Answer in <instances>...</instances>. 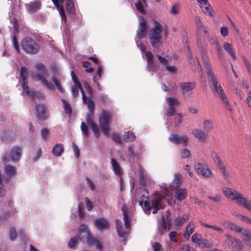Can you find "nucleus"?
I'll list each match as a JSON object with an SVG mask.
<instances>
[{
	"mask_svg": "<svg viewBox=\"0 0 251 251\" xmlns=\"http://www.w3.org/2000/svg\"><path fill=\"white\" fill-rule=\"evenodd\" d=\"M71 76L74 83V85L72 87V94L73 97H77L79 95V90L80 91L83 101L87 105L88 108L90 111V113L86 117V122L90 126L95 135L98 138L100 136L99 129L97 125L94 121L92 118V116L94 113V102L91 99L86 96L82 89L81 84L73 71L71 72Z\"/></svg>",
	"mask_w": 251,
	"mask_h": 251,
	"instance_id": "f257e3e1",
	"label": "nucleus"
},
{
	"mask_svg": "<svg viewBox=\"0 0 251 251\" xmlns=\"http://www.w3.org/2000/svg\"><path fill=\"white\" fill-rule=\"evenodd\" d=\"M202 58L205 69L206 71L208 80L210 83V86L212 91L213 93H217L218 95L223 93L224 90L220 83H219L218 78L214 74L212 71L211 65L209 62V59L205 54H202Z\"/></svg>",
	"mask_w": 251,
	"mask_h": 251,
	"instance_id": "f03ea898",
	"label": "nucleus"
},
{
	"mask_svg": "<svg viewBox=\"0 0 251 251\" xmlns=\"http://www.w3.org/2000/svg\"><path fill=\"white\" fill-rule=\"evenodd\" d=\"M35 69L37 71V74L32 73L30 76L36 81H39L43 86L49 90L54 89V86L49 81L50 74L45 66L42 63L36 65Z\"/></svg>",
	"mask_w": 251,
	"mask_h": 251,
	"instance_id": "7ed1b4c3",
	"label": "nucleus"
},
{
	"mask_svg": "<svg viewBox=\"0 0 251 251\" xmlns=\"http://www.w3.org/2000/svg\"><path fill=\"white\" fill-rule=\"evenodd\" d=\"M78 237L80 241H86L88 245L94 246L100 251H102V247L100 242L96 238L92 237L88 227L85 225H81L79 228Z\"/></svg>",
	"mask_w": 251,
	"mask_h": 251,
	"instance_id": "20e7f679",
	"label": "nucleus"
},
{
	"mask_svg": "<svg viewBox=\"0 0 251 251\" xmlns=\"http://www.w3.org/2000/svg\"><path fill=\"white\" fill-rule=\"evenodd\" d=\"M124 215L125 226L122 225V222L116 220V228L118 235L121 237H125V235L129 232L130 227V220L128 215V208L126 205H123L121 208Z\"/></svg>",
	"mask_w": 251,
	"mask_h": 251,
	"instance_id": "39448f33",
	"label": "nucleus"
},
{
	"mask_svg": "<svg viewBox=\"0 0 251 251\" xmlns=\"http://www.w3.org/2000/svg\"><path fill=\"white\" fill-rule=\"evenodd\" d=\"M162 27L157 21L154 22V27L151 28L149 32V39L151 46L156 48H159L161 45V39L162 36L161 31Z\"/></svg>",
	"mask_w": 251,
	"mask_h": 251,
	"instance_id": "423d86ee",
	"label": "nucleus"
},
{
	"mask_svg": "<svg viewBox=\"0 0 251 251\" xmlns=\"http://www.w3.org/2000/svg\"><path fill=\"white\" fill-rule=\"evenodd\" d=\"M112 115L108 111L103 110L99 117V126L104 135L109 136V126Z\"/></svg>",
	"mask_w": 251,
	"mask_h": 251,
	"instance_id": "0eeeda50",
	"label": "nucleus"
},
{
	"mask_svg": "<svg viewBox=\"0 0 251 251\" xmlns=\"http://www.w3.org/2000/svg\"><path fill=\"white\" fill-rule=\"evenodd\" d=\"M22 155V148L19 146H15L6 151L2 157L5 163L8 162H18Z\"/></svg>",
	"mask_w": 251,
	"mask_h": 251,
	"instance_id": "6e6552de",
	"label": "nucleus"
},
{
	"mask_svg": "<svg viewBox=\"0 0 251 251\" xmlns=\"http://www.w3.org/2000/svg\"><path fill=\"white\" fill-rule=\"evenodd\" d=\"M223 192L227 198L231 199L239 205H242L246 201L245 197L232 189L224 188L223 189Z\"/></svg>",
	"mask_w": 251,
	"mask_h": 251,
	"instance_id": "1a4fd4ad",
	"label": "nucleus"
},
{
	"mask_svg": "<svg viewBox=\"0 0 251 251\" xmlns=\"http://www.w3.org/2000/svg\"><path fill=\"white\" fill-rule=\"evenodd\" d=\"M22 47L24 50L28 53L35 54L38 52L39 47L31 38L26 37L22 42Z\"/></svg>",
	"mask_w": 251,
	"mask_h": 251,
	"instance_id": "9d476101",
	"label": "nucleus"
},
{
	"mask_svg": "<svg viewBox=\"0 0 251 251\" xmlns=\"http://www.w3.org/2000/svg\"><path fill=\"white\" fill-rule=\"evenodd\" d=\"M194 169L196 173L206 178H213L214 176L210 169L205 164L196 163L194 165Z\"/></svg>",
	"mask_w": 251,
	"mask_h": 251,
	"instance_id": "9b49d317",
	"label": "nucleus"
},
{
	"mask_svg": "<svg viewBox=\"0 0 251 251\" xmlns=\"http://www.w3.org/2000/svg\"><path fill=\"white\" fill-rule=\"evenodd\" d=\"M226 240L223 243V245H228L231 251H238L240 249V241L230 235H226Z\"/></svg>",
	"mask_w": 251,
	"mask_h": 251,
	"instance_id": "f8f14e48",
	"label": "nucleus"
},
{
	"mask_svg": "<svg viewBox=\"0 0 251 251\" xmlns=\"http://www.w3.org/2000/svg\"><path fill=\"white\" fill-rule=\"evenodd\" d=\"M189 137L186 135H180L178 134H172L169 140L175 144H182L183 146H187L189 141Z\"/></svg>",
	"mask_w": 251,
	"mask_h": 251,
	"instance_id": "ddd939ff",
	"label": "nucleus"
},
{
	"mask_svg": "<svg viewBox=\"0 0 251 251\" xmlns=\"http://www.w3.org/2000/svg\"><path fill=\"white\" fill-rule=\"evenodd\" d=\"M147 28L148 26L145 19L143 17H141L139 27L137 31V36L140 38H144L147 34Z\"/></svg>",
	"mask_w": 251,
	"mask_h": 251,
	"instance_id": "4468645a",
	"label": "nucleus"
},
{
	"mask_svg": "<svg viewBox=\"0 0 251 251\" xmlns=\"http://www.w3.org/2000/svg\"><path fill=\"white\" fill-rule=\"evenodd\" d=\"M192 135L199 141L204 142L208 138V134L205 131L200 128H194L192 131Z\"/></svg>",
	"mask_w": 251,
	"mask_h": 251,
	"instance_id": "2eb2a0df",
	"label": "nucleus"
},
{
	"mask_svg": "<svg viewBox=\"0 0 251 251\" xmlns=\"http://www.w3.org/2000/svg\"><path fill=\"white\" fill-rule=\"evenodd\" d=\"M94 223L98 229L107 230L110 227L109 222L106 219L102 218L96 219Z\"/></svg>",
	"mask_w": 251,
	"mask_h": 251,
	"instance_id": "dca6fc26",
	"label": "nucleus"
},
{
	"mask_svg": "<svg viewBox=\"0 0 251 251\" xmlns=\"http://www.w3.org/2000/svg\"><path fill=\"white\" fill-rule=\"evenodd\" d=\"M27 81L26 80L23 81V88L27 96H31L33 99H35L36 98H38L39 99H41L43 98L42 94L40 93H38L37 92H31L29 88L27 85Z\"/></svg>",
	"mask_w": 251,
	"mask_h": 251,
	"instance_id": "f3484780",
	"label": "nucleus"
},
{
	"mask_svg": "<svg viewBox=\"0 0 251 251\" xmlns=\"http://www.w3.org/2000/svg\"><path fill=\"white\" fill-rule=\"evenodd\" d=\"M197 23V35L198 36H202V35H206L208 33L207 28L202 25L200 18L197 16L196 18Z\"/></svg>",
	"mask_w": 251,
	"mask_h": 251,
	"instance_id": "a211bd4d",
	"label": "nucleus"
},
{
	"mask_svg": "<svg viewBox=\"0 0 251 251\" xmlns=\"http://www.w3.org/2000/svg\"><path fill=\"white\" fill-rule=\"evenodd\" d=\"M27 10L31 13H33L38 11L41 8V2L38 0H34L29 3L25 5Z\"/></svg>",
	"mask_w": 251,
	"mask_h": 251,
	"instance_id": "6ab92c4d",
	"label": "nucleus"
},
{
	"mask_svg": "<svg viewBox=\"0 0 251 251\" xmlns=\"http://www.w3.org/2000/svg\"><path fill=\"white\" fill-rule=\"evenodd\" d=\"M182 183V176L180 174H174V179L170 184V189L173 190L178 188Z\"/></svg>",
	"mask_w": 251,
	"mask_h": 251,
	"instance_id": "aec40b11",
	"label": "nucleus"
},
{
	"mask_svg": "<svg viewBox=\"0 0 251 251\" xmlns=\"http://www.w3.org/2000/svg\"><path fill=\"white\" fill-rule=\"evenodd\" d=\"M146 59L147 60L148 68L151 70L155 71V66L153 62V55L150 51L145 52Z\"/></svg>",
	"mask_w": 251,
	"mask_h": 251,
	"instance_id": "412c9836",
	"label": "nucleus"
},
{
	"mask_svg": "<svg viewBox=\"0 0 251 251\" xmlns=\"http://www.w3.org/2000/svg\"><path fill=\"white\" fill-rule=\"evenodd\" d=\"M53 2L54 5L57 7L58 10L59 12L60 16L61 17L62 20H65L66 16L65 11L64 10V8L62 5V3H63L64 1V0H51Z\"/></svg>",
	"mask_w": 251,
	"mask_h": 251,
	"instance_id": "4be33fe9",
	"label": "nucleus"
},
{
	"mask_svg": "<svg viewBox=\"0 0 251 251\" xmlns=\"http://www.w3.org/2000/svg\"><path fill=\"white\" fill-rule=\"evenodd\" d=\"M187 196V191L185 188H177L175 191V197L179 201H182Z\"/></svg>",
	"mask_w": 251,
	"mask_h": 251,
	"instance_id": "5701e85b",
	"label": "nucleus"
},
{
	"mask_svg": "<svg viewBox=\"0 0 251 251\" xmlns=\"http://www.w3.org/2000/svg\"><path fill=\"white\" fill-rule=\"evenodd\" d=\"M219 98L222 102L224 107L228 111H232V109L230 103L228 99L226 97L225 92L221 93L220 94L218 95Z\"/></svg>",
	"mask_w": 251,
	"mask_h": 251,
	"instance_id": "b1692460",
	"label": "nucleus"
},
{
	"mask_svg": "<svg viewBox=\"0 0 251 251\" xmlns=\"http://www.w3.org/2000/svg\"><path fill=\"white\" fill-rule=\"evenodd\" d=\"M195 228V226L193 222H190L186 227V230L183 233V237L186 240H188L191 234L194 232Z\"/></svg>",
	"mask_w": 251,
	"mask_h": 251,
	"instance_id": "393cba45",
	"label": "nucleus"
},
{
	"mask_svg": "<svg viewBox=\"0 0 251 251\" xmlns=\"http://www.w3.org/2000/svg\"><path fill=\"white\" fill-rule=\"evenodd\" d=\"M4 170L5 173L6 175L8 176L7 177L3 176L1 177L3 179H6L8 178V180H9L10 178L15 175L16 173V168L14 166L10 165H5L4 167Z\"/></svg>",
	"mask_w": 251,
	"mask_h": 251,
	"instance_id": "a878e982",
	"label": "nucleus"
},
{
	"mask_svg": "<svg viewBox=\"0 0 251 251\" xmlns=\"http://www.w3.org/2000/svg\"><path fill=\"white\" fill-rule=\"evenodd\" d=\"M188 58L190 60H191V61L190 62V64H191L192 70H193L194 71H196V69L197 68V69L198 70H200V75L201 76V78H202L203 73L202 72L201 67L200 66L198 61H197V63L196 64L195 62L192 60V55L190 53H189V54L188 55Z\"/></svg>",
	"mask_w": 251,
	"mask_h": 251,
	"instance_id": "bb28decb",
	"label": "nucleus"
},
{
	"mask_svg": "<svg viewBox=\"0 0 251 251\" xmlns=\"http://www.w3.org/2000/svg\"><path fill=\"white\" fill-rule=\"evenodd\" d=\"M111 162L112 164V169L115 174L118 176H120L122 173V169L120 167L119 163L114 158L111 159Z\"/></svg>",
	"mask_w": 251,
	"mask_h": 251,
	"instance_id": "cd10ccee",
	"label": "nucleus"
},
{
	"mask_svg": "<svg viewBox=\"0 0 251 251\" xmlns=\"http://www.w3.org/2000/svg\"><path fill=\"white\" fill-rule=\"evenodd\" d=\"M179 86L183 92H188L194 88L195 84L193 82H181L180 83Z\"/></svg>",
	"mask_w": 251,
	"mask_h": 251,
	"instance_id": "c85d7f7f",
	"label": "nucleus"
},
{
	"mask_svg": "<svg viewBox=\"0 0 251 251\" xmlns=\"http://www.w3.org/2000/svg\"><path fill=\"white\" fill-rule=\"evenodd\" d=\"M202 127L205 131L209 132L214 128V124L209 119H203L202 121Z\"/></svg>",
	"mask_w": 251,
	"mask_h": 251,
	"instance_id": "c756f323",
	"label": "nucleus"
},
{
	"mask_svg": "<svg viewBox=\"0 0 251 251\" xmlns=\"http://www.w3.org/2000/svg\"><path fill=\"white\" fill-rule=\"evenodd\" d=\"M137 198H139L138 200L135 199V201H147L149 197V193L145 190H140L136 193Z\"/></svg>",
	"mask_w": 251,
	"mask_h": 251,
	"instance_id": "7c9ffc66",
	"label": "nucleus"
},
{
	"mask_svg": "<svg viewBox=\"0 0 251 251\" xmlns=\"http://www.w3.org/2000/svg\"><path fill=\"white\" fill-rule=\"evenodd\" d=\"M163 197L161 195H157L155 199L152 201L151 206L152 207L163 208L162 204L161 202L162 200Z\"/></svg>",
	"mask_w": 251,
	"mask_h": 251,
	"instance_id": "2f4dec72",
	"label": "nucleus"
},
{
	"mask_svg": "<svg viewBox=\"0 0 251 251\" xmlns=\"http://www.w3.org/2000/svg\"><path fill=\"white\" fill-rule=\"evenodd\" d=\"M63 151L64 147L61 144H56L52 150V153L56 156H60Z\"/></svg>",
	"mask_w": 251,
	"mask_h": 251,
	"instance_id": "473e14b6",
	"label": "nucleus"
},
{
	"mask_svg": "<svg viewBox=\"0 0 251 251\" xmlns=\"http://www.w3.org/2000/svg\"><path fill=\"white\" fill-rule=\"evenodd\" d=\"M38 117L41 120H44L45 117V107L43 104H39L36 106Z\"/></svg>",
	"mask_w": 251,
	"mask_h": 251,
	"instance_id": "72a5a7b5",
	"label": "nucleus"
},
{
	"mask_svg": "<svg viewBox=\"0 0 251 251\" xmlns=\"http://www.w3.org/2000/svg\"><path fill=\"white\" fill-rule=\"evenodd\" d=\"M189 219V217L187 215H184L182 217H178L176 218L175 224L178 227H180L184 223L186 222Z\"/></svg>",
	"mask_w": 251,
	"mask_h": 251,
	"instance_id": "f704fd0d",
	"label": "nucleus"
},
{
	"mask_svg": "<svg viewBox=\"0 0 251 251\" xmlns=\"http://www.w3.org/2000/svg\"><path fill=\"white\" fill-rule=\"evenodd\" d=\"M218 168L221 171V173H222L224 179L226 180L229 181L230 180V173L226 170V168L225 165H224V164L222 165L220 167H219Z\"/></svg>",
	"mask_w": 251,
	"mask_h": 251,
	"instance_id": "c9c22d12",
	"label": "nucleus"
},
{
	"mask_svg": "<svg viewBox=\"0 0 251 251\" xmlns=\"http://www.w3.org/2000/svg\"><path fill=\"white\" fill-rule=\"evenodd\" d=\"M211 156L218 167L224 164L222 160L220 158L219 155L216 151H213L211 153Z\"/></svg>",
	"mask_w": 251,
	"mask_h": 251,
	"instance_id": "e433bc0d",
	"label": "nucleus"
},
{
	"mask_svg": "<svg viewBox=\"0 0 251 251\" xmlns=\"http://www.w3.org/2000/svg\"><path fill=\"white\" fill-rule=\"evenodd\" d=\"M147 5L146 0H139L135 3L137 10L143 14L145 13V7L147 6Z\"/></svg>",
	"mask_w": 251,
	"mask_h": 251,
	"instance_id": "4c0bfd02",
	"label": "nucleus"
},
{
	"mask_svg": "<svg viewBox=\"0 0 251 251\" xmlns=\"http://www.w3.org/2000/svg\"><path fill=\"white\" fill-rule=\"evenodd\" d=\"M139 204L142 206V208L146 214L148 215L150 214L151 207L147 201H139Z\"/></svg>",
	"mask_w": 251,
	"mask_h": 251,
	"instance_id": "58836bf2",
	"label": "nucleus"
},
{
	"mask_svg": "<svg viewBox=\"0 0 251 251\" xmlns=\"http://www.w3.org/2000/svg\"><path fill=\"white\" fill-rule=\"evenodd\" d=\"M201 224L202 226H203L205 227L211 228V229H213V230H215V231H218L219 232H223L224 231V229L223 228H222L221 227H220L219 226H217L215 225H209V224H205L203 222H201Z\"/></svg>",
	"mask_w": 251,
	"mask_h": 251,
	"instance_id": "ea45409f",
	"label": "nucleus"
},
{
	"mask_svg": "<svg viewBox=\"0 0 251 251\" xmlns=\"http://www.w3.org/2000/svg\"><path fill=\"white\" fill-rule=\"evenodd\" d=\"M223 48L234 59L236 58L234 50L231 44L226 43L224 44Z\"/></svg>",
	"mask_w": 251,
	"mask_h": 251,
	"instance_id": "a19ab883",
	"label": "nucleus"
},
{
	"mask_svg": "<svg viewBox=\"0 0 251 251\" xmlns=\"http://www.w3.org/2000/svg\"><path fill=\"white\" fill-rule=\"evenodd\" d=\"M166 100L169 106L175 107V106H178L179 104V101L178 100L175 98H167Z\"/></svg>",
	"mask_w": 251,
	"mask_h": 251,
	"instance_id": "79ce46f5",
	"label": "nucleus"
},
{
	"mask_svg": "<svg viewBox=\"0 0 251 251\" xmlns=\"http://www.w3.org/2000/svg\"><path fill=\"white\" fill-rule=\"evenodd\" d=\"M202 10L205 14L209 16H212L211 8L208 2L206 4H203L200 5Z\"/></svg>",
	"mask_w": 251,
	"mask_h": 251,
	"instance_id": "37998d69",
	"label": "nucleus"
},
{
	"mask_svg": "<svg viewBox=\"0 0 251 251\" xmlns=\"http://www.w3.org/2000/svg\"><path fill=\"white\" fill-rule=\"evenodd\" d=\"M202 239L201 235L195 233L192 235L191 240L193 243L198 244L200 247Z\"/></svg>",
	"mask_w": 251,
	"mask_h": 251,
	"instance_id": "c03bdc74",
	"label": "nucleus"
},
{
	"mask_svg": "<svg viewBox=\"0 0 251 251\" xmlns=\"http://www.w3.org/2000/svg\"><path fill=\"white\" fill-rule=\"evenodd\" d=\"M62 101L65 112L66 114H71L72 113V107L70 104L65 100H62Z\"/></svg>",
	"mask_w": 251,
	"mask_h": 251,
	"instance_id": "a18cd8bd",
	"label": "nucleus"
},
{
	"mask_svg": "<svg viewBox=\"0 0 251 251\" xmlns=\"http://www.w3.org/2000/svg\"><path fill=\"white\" fill-rule=\"evenodd\" d=\"M66 9L70 13H73L75 11L74 2L72 0H66Z\"/></svg>",
	"mask_w": 251,
	"mask_h": 251,
	"instance_id": "49530a36",
	"label": "nucleus"
},
{
	"mask_svg": "<svg viewBox=\"0 0 251 251\" xmlns=\"http://www.w3.org/2000/svg\"><path fill=\"white\" fill-rule=\"evenodd\" d=\"M136 137L133 132L132 131L127 132L124 136V139L128 142H132L134 141Z\"/></svg>",
	"mask_w": 251,
	"mask_h": 251,
	"instance_id": "de8ad7c7",
	"label": "nucleus"
},
{
	"mask_svg": "<svg viewBox=\"0 0 251 251\" xmlns=\"http://www.w3.org/2000/svg\"><path fill=\"white\" fill-rule=\"evenodd\" d=\"M139 176V181L141 185L144 186L147 183L148 180H147L145 176L144 175L142 170H140L138 172Z\"/></svg>",
	"mask_w": 251,
	"mask_h": 251,
	"instance_id": "09e8293b",
	"label": "nucleus"
},
{
	"mask_svg": "<svg viewBox=\"0 0 251 251\" xmlns=\"http://www.w3.org/2000/svg\"><path fill=\"white\" fill-rule=\"evenodd\" d=\"M42 151L41 149H39L35 153L30 154L31 158L34 161H37L41 156Z\"/></svg>",
	"mask_w": 251,
	"mask_h": 251,
	"instance_id": "8fccbe9b",
	"label": "nucleus"
},
{
	"mask_svg": "<svg viewBox=\"0 0 251 251\" xmlns=\"http://www.w3.org/2000/svg\"><path fill=\"white\" fill-rule=\"evenodd\" d=\"M52 81L54 82V84L56 85L58 90L60 92H63L64 91V89L62 86L61 83L60 82V81L55 76L52 77Z\"/></svg>",
	"mask_w": 251,
	"mask_h": 251,
	"instance_id": "3c124183",
	"label": "nucleus"
},
{
	"mask_svg": "<svg viewBox=\"0 0 251 251\" xmlns=\"http://www.w3.org/2000/svg\"><path fill=\"white\" fill-rule=\"evenodd\" d=\"M157 57L159 61H160V62L161 64H164L166 66L168 65L169 61L170 60V59L169 57L165 56V57H162L159 55H157Z\"/></svg>",
	"mask_w": 251,
	"mask_h": 251,
	"instance_id": "603ef678",
	"label": "nucleus"
},
{
	"mask_svg": "<svg viewBox=\"0 0 251 251\" xmlns=\"http://www.w3.org/2000/svg\"><path fill=\"white\" fill-rule=\"evenodd\" d=\"M235 215L242 222L251 224V219L249 218L248 217L239 213H236Z\"/></svg>",
	"mask_w": 251,
	"mask_h": 251,
	"instance_id": "864d4df0",
	"label": "nucleus"
},
{
	"mask_svg": "<svg viewBox=\"0 0 251 251\" xmlns=\"http://www.w3.org/2000/svg\"><path fill=\"white\" fill-rule=\"evenodd\" d=\"M81 130L82 132L85 136H88L89 133V129L84 122H82L81 124Z\"/></svg>",
	"mask_w": 251,
	"mask_h": 251,
	"instance_id": "5fc2aeb1",
	"label": "nucleus"
},
{
	"mask_svg": "<svg viewBox=\"0 0 251 251\" xmlns=\"http://www.w3.org/2000/svg\"><path fill=\"white\" fill-rule=\"evenodd\" d=\"M83 67L85 68L86 71L87 73H90L94 71V69L90 66V63L88 61H83L82 62Z\"/></svg>",
	"mask_w": 251,
	"mask_h": 251,
	"instance_id": "6e6d98bb",
	"label": "nucleus"
},
{
	"mask_svg": "<svg viewBox=\"0 0 251 251\" xmlns=\"http://www.w3.org/2000/svg\"><path fill=\"white\" fill-rule=\"evenodd\" d=\"M181 157L183 159L188 158L191 156V153L187 149H183L180 152Z\"/></svg>",
	"mask_w": 251,
	"mask_h": 251,
	"instance_id": "4d7b16f0",
	"label": "nucleus"
},
{
	"mask_svg": "<svg viewBox=\"0 0 251 251\" xmlns=\"http://www.w3.org/2000/svg\"><path fill=\"white\" fill-rule=\"evenodd\" d=\"M17 235L16 229L14 227H11L9 231V238L11 240L14 241L17 238Z\"/></svg>",
	"mask_w": 251,
	"mask_h": 251,
	"instance_id": "13d9d810",
	"label": "nucleus"
},
{
	"mask_svg": "<svg viewBox=\"0 0 251 251\" xmlns=\"http://www.w3.org/2000/svg\"><path fill=\"white\" fill-rule=\"evenodd\" d=\"M179 251H195V250L188 244H183L179 247Z\"/></svg>",
	"mask_w": 251,
	"mask_h": 251,
	"instance_id": "bf43d9fd",
	"label": "nucleus"
},
{
	"mask_svg": "<svg viewBox=\"0 0 251 251\" xmlns=\"http://www.w3.org/2000/svg\"><path fill=\"white\" fill-rule=\"evenodd\" d=\"M248 234H251V230L246 229L243 231L242 239L245 243L247 242V240H249L250 239V237Z\"/></svg>",
	"mask_w": 251,
	"mask_h": 251,
	"instance_id": "052dcab7",
	"label": "nucleus"
},
{
	"mask_svg": "<svg viewBox=\"0 0 251 251\" xmlns=\"http://www.w3.org/2000/svg\"><path fill=\"white\" fill-rule=\"evenodd\" d=\"M212 243L206 239H202L200 247L209 248L212 246Z\"/></svg>",
	"mask_w": 251,
	"mask_h": 251,
	"instance_id": "680f3d73",
	"label": "nucleus"
},
{
	"mask_svg": "<svg viewBox=\"0 0 251 251\" xmlns=\"http://www.w3.org/2000/svg\"><path fill=\"white\" fill-rule=\"evenodd\" d=\"M27 74V70L25 67H22L21 69V75L23 78V81L26 80V76Z\"/></svg>",
	"mask_w": 251,
	"mask_h": 251,
	"instance_id": "e2e57ef3",
	"label": "nucleus"
},
{
	"mask_svg": "<svg viewBox=\"0 0 251 251\" xmlns=\"http://www.w3.org/2000/svg\"><path fill=\"white\" fill-rule=\"evenodd\" d=\"M171 13L172 15H177L179 13V6L177 5H173L171 7Z\"/></svg>",
	"mask_w": 251,
	"mask_h": 251,
	"instance_id": "0e129e2a",
	"label": "nucleus"
},
{
	"mask_svg": "<svg viewBox=\"0 0 251 251\" xmlns=\"http://www.w3.org/2000/svg\"><path fill=\"white\" fill-rule=\"evenodd\" d=\"M19 236L22 240L26 242L28 240V238L25 235V231L22 229H20L19 231Z\"/></svg>",
	"mask_w": 251,
	"mask_h": 251,
	"instance_id": "69168bd1",
	"label": "nucleus"
},
{
	"mask_svg": "<svg viewBox=\"0 0 251 251\" xmlns=\"http://www.w3.org/2000/svg\"><path fill=\"white\" fill-rule=\"evenodd\" d=\"M169 238L170 240L173 242H176L177 241V233L176 231H171L169 234Z\"/></svg>",
	"mask_w": 251,
	"mask_h": 251,
	"instance_id": "338daca9",
	"label": "nucleus"
},
{
	"mask_svg": "<svg viewBox=\"0 0 251 251\" xmlns=\"http://www.w3.org/2000/svg\"><path fill=\"white\" fill-rule=\"evenodd\" d=\"M182 116L179 113H177L175 115V125L176 126H179L181 123Z\"/></svg>",
	"mask_w": 251,
	"mask_h": 251,
	"instance_id": "774afa93",
	"label": "nucleus"
}]
</instances>
